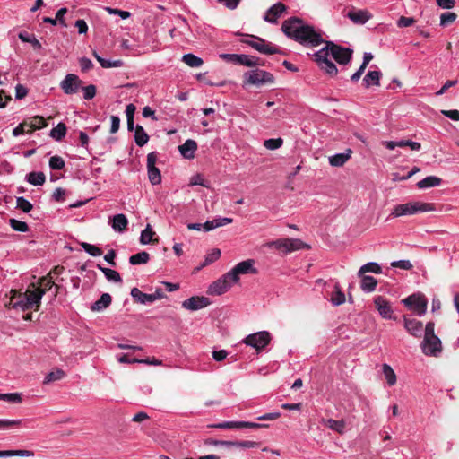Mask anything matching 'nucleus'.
<instances>
[{
    "label": "nucleus",
    "instance_id": "f257e3e1",
    "mask_svg": "<svg viewBox=\"0 0 459 459\" xmlns=\"http://www.w3.org/2000/svg\"><path fill=\"white\" fill-rule=\"evenodd\" d=\"M325 44L324 48L315 53V61L325 74L330 76H335L338 69L329 57H333L340 65H347L351 59L352 50L337 45L333 41H325Z\"/></svg>",
    "mask_w": 459,
    "mask_h": 459
},
{
    "label": "nucleus",
    "instance_id": "f03ea898",
    "mask_svg": "<svg viewBox=\"0 0 459 459\" xmlns=\"http://www.w3.org/2000/svg\"><path fill=\"white\" fill-rule=\"evenodd\" d=\"M281 30L287 37L307 47H317L325 42L320 30H316L313 26L297 17L284 21Z\"/></svg>",
    "mask_w": 459,
    "mask_h": 459
},
{
    "label": "nucleus",
    "instance_id": "7ed1b4c3",
    "mask_svg": "<svg viewBox=\"0 0 459 459\" xmlns=\"http://www.w3.org/2000/svg\"><path fill=\"white\" fill-rule=\"evenodd\" d=\"M434 207L432 204L420 203V202H411L402 204H397L391 212V217H400L406 215H413L418 212H424L433 211Z\"/></svg>",
    "mask_w": 459,
    "mask_h": 459
},
{
    "label": "nucleus",
    "instance_id": "20e7f679",
    "mask_svg": "<svg viewBox=\"0 0 459 459\" xmlns=\"http://www.w3.org/2000/svg\"><path fill=\"white\" fill-rule=\"evenodd\" d=\"M243 78L246 84L257 87L264 84H272L274 82V77L271 73L258 68L246 72Z\"/></svg>",
    "mask_w": 459,
    "mask_h": 459
},
{
    "label": "nucleus",
    "instance_id": "39448f33",
    "mask_svg": "<svg viewBox=\"0 0 459 459\" xmlns=\"http://www.w3.org/2000/svg\"><path fill=\"white\" fill-rule=\"evenodd\" d=\"M242 342L260 352L271 342V334L267 331H260L247 335Z\"/></svg>",
    "mask_w": 459,
    "mask_h": 459
},
{
    "label": "nucleus",
    "instance_id": "423d86ee",
    "mask_svg": "<svg viewBox=\"0 0 459 459\" xmlns=\"http://www.w3.org/2000/svg\"><path fill=\"white\" fill-rule=\"evenodd\" d=\"M247 37L249 38V39H245L243 40V42L247 44L254 49L257 50L261 54L272 55L281 52L277 47L273 46L270 42H267L262 38L254 35H248Z\"/></svg>",
    "mask_w": 459,
    "mask_h": 459
},
{
    "label": "nucleus",
    "instance_id": "0eeeda50",
    "mask_svg": "<svg viewBox=\"0 0 459 459\" xmlns=\"http://www.w3.org/2000/svg\"><path fill=\"white\" fill-rule=\"evenodd\" d=\"M255 260L247 259L237 264L229 273L235 283L239 281V275L241 274H256L257 269L255 267Z\"/></svg>",
    "mask_w": 459,
    "mask_h": 459
},
{
    "label": "nucleus",
    "instance_id": "6e6552de",
    "mask_svg": "<svg viewBox=\"0 0 459 459\" xmlns=\"http://www.w3.org/2000/svg\"><path fill=\"white\" fill-rule=\"evenodd\" d=\"M235 283L233 280L231 279L230 274L226 273L221 277H220L218 280L213 281L208 288V294L210 295H221L227 292L231 286Z\"/></svg>",
    "mask_w": 459,
    "mask_h": 459
},
{
    "label": "nucleus",
    "instance_id": "1a4fd4ad",
    "mask_svg": "<svg viewBox=\"0 0 459 459\" xmlns=\"http://www.w3.org/2000/svg\"><path fill=\"white\" fill-rule=\"evenodd\" d=\"M403 304L413 310L418 316H422L427 310V299L423 295L413 294L403 300Z\"/></svg>",
    "mask_w": 459,
    "mask_h": 459
},
{
    "label": "nucleus",
    "instance_id": "9d476101",
    "mask_svg": "<svg viewBox=\"0 0 459 459\" xmlns=\"http://www.w3.org/2000/svg\"><path fill=\"white\" fill-rule=\"evenodd\" d=\"M421 349L425 355L437 357L442 351L441 341L437 335L424 337Z\"/></svg>",
    "mask_w": 459,
    "mask_h": 459
},
{
    "label": "nucleus",
    "instance_id": "9b49d317",
    "mask_svg": "<svg viewBox=\"0 0 459 459\" xmlns=\"http://www.w3.org/2000/svg\"><path fill=\"white\" fill-rule=\"evenodd\" d=\"M306 245L300 239L296 238L278 239L271 244V247H273L279 250H282L285 253H290L302 249Z\"/></svg>",
    "mask_w": 459,
    "mask_h": 459
},
{
    "label": "nucleus",
    "instance_id": "f8f14e48",
    "mask_svg": "<svg viewBox=\"0 0 459 459\" xmlns=\"http://www.w3.org/2000/svg\"><path fill=\"white\" fill-rule=\"evenodd\" d=\"M44 295V290H39L35 284H32V289H28L25 293V300L23 309L35 307L38 310L40 305V300Z\"/></svg>",
    "mask_w": 459,
    "mask_h": 459
},
{
    "label": "nucleus",
    "instance_id": "ddd939ff",
    "mask_svg": "<svg viewBox=\"0 0 459 459\" xmlns=\"http://www.w3.org/2000/svg\"><path fill=\"white\" fill-rule=\"evenodd\" d=\"M82 82L77 75L74 74H68L61 81L60 88L65 94L72 95L79 91V89L82 87Z\"/></svg>",
    "mask_w": 459,
    "mask_h": 459
},
{
    "label": "nucleus",
    "instance_id": "4468645a",
    "mask_svg": "<svg viewBox=\"0 0 459 459\" xmlns=\"http://www.w3.org/2000/svg\"><path fill=\"white\" fill-rule=\"evenodd\" d=\"M210 301L205 297H191L182 302V307L190 311H196L206 307Z\"/></svg>",
    "mask_w": 459,
    "mask_h": 459
},
{
    "label": "nucleus",
    "instance_id": "2eb2a0df",
    "mask_svg": "<svg viewBox=\"0 0 459 459\" xmlns=\"http://www.w3.org/2000/svg\"><path fill=\"white\" fill-rule=\"evenodd\" d=\"M375 307L381 316L385 319H392L393 309L390 303L382 296H377L374 299Z\"/></svg>",
    "mask_w": 459,
    "mask_h": 459
},
{
    "label": "nucleus",
    "instance_id": "dca6fc26",
    "mask_svg": "<svg viewBox=\"0 0 459 459\" xmlns=\"http://www.w3.org/2000/svg\"><path fill=\"white\" fill-rule=\"evenodd\" d=\"M403 322H404V328L407 330V332L415 336V337H420L423 331V325L422 323L415 318H411L409 316H403Z\"/></svg>",
    "mask_w": 459,
    "mask_h": 459
},
{
    "label": "nucleus",
    "instance_id": "f3484780",
    "mask_svg": "<svg viewBox=\"0 0 459 459\" xmlns=\"http://www.w3.org/2000/svg\"><path fill=\"white\" fill-rule=\"evenodd\" d=\"M285 10L286 6L282 3H276L267 10L264 19L270 23H276Z\"/></svg>",
    "mask_w": 459,
    "mask_h": 459
},
{
    "label": "nucleus",
    "instance_id": "a211bd4d",
    "mask_svg": "<svg viewBox=\"0 0 459 459\" xmlns=\"http://www.w3.org/2000/svg\"><path fill=\"white\" fill-rule=\"evenodd\" d=\"M347 17L356 24H365L372 15L367 10L353 9L347 13Z\"/></svg>",
    "mask_w": 459,
    "mask_h": 459
},
{
    "label": "nucleus",
    "instance_id": "6ab92c4d",
    "mask_svg": "<svg viewBox=\"0 0 459 459\" xmlns=\"http://www.w3.org/2000/svg\"><path fill=\"white\" fill-rule=\"evenodd\" d=\"M180 154L186 159H193L197 150V143L192 139L186 140L182 145L178 146Z\"/></svg>",
    "mask_w": 459,
    "mask_h": 459
},
{
    "label": "nucleus",
    "instance_id": "aec40b11",
    "mask_svg": "<svg viewBox=\"0 0 459 459\" xmlns=\"http://www.w3.org/2000/svg\"><path fill=\"white\" fill-rule=\"evenodd\" d=\"M351 156V150L348 149L346 152L336 153L333 156H330L329 163L333 167H342L350 160Z\"/></svg>",
    "mask_w": 459,
    "mask_h": 459
},
{
    "label": "nucleus",
    "instance_id": "412c9836",
    "mask_svg": "<svg viewBox=\"0 0 459 459\" xmlns=\"http://www.w3.org/2000/svg\"><path fill=\"white\" fill-rule=\"evenodd\" d=\"M232 221H233V220L231 218H228V217L215 218L212 221H205L204 223V230L205 231H210V230L219 228L221 226H225L227 224H230Z\"/></svg>",
    "mask_w": 459,
    "mask_h": 459
},
{
    "label": "nucleus",
    "instance_id": "4be33fe9",
    "mask_svg": "<svg viewBox=\"0 0 459 459\" xmlns=\"http://www.w3.org/2000/svg\"><path fill=\"white\" fill-rule=\"evenodd\" d=\"M128 225V220L125 214L119 213L112 217L111 227L117 232H123Z\"/></svg>",
    "mask_w": 459,
    "mask_h": 459
},
{
    "label": "nucleus",
    "instance_id": "5701e85b",
    "mask_svg": "<svg viewBox=\"0 0 459 459\" xmlns=\"http://www.w3.org/2000/svg\"><path fill=\"white\" fill-rule=\"evenodd\" d=\"M131 296L135 302L140 304H152L153 303L151 294L142 292L138 288L134 287L131 290Z\"/></svg>",
    "mask_w": 459,
    "mask_h": 459
},
{
    "label": "nucleus",
    "instance_id": "b1692460",
    "mask_svg": "<svg viewBox=\"0 0 459 459\" xmlns=\"http://www.w3.org/2000/svg\"><path fill=\"white\" fill-rule=\"evenodd\" d=\"M238 65H245L247 67H255L258 65H263L264 64L261 63V60L259 57H256L254 56H249V55H245V54H240Z\"/></svg>",
    "mask_w": 459,
    "mask_h": 459
},
{
    "label": "nucleus",
    "instance_id": "393cba45",
    "mask_svg": "<svg viewBox=\"0 0 459 459\" xmlns=\"http://www.w3.org/2000/svg\"><path fill=\"white\" fill-rule=\"evenodd\" d=\"M441 178L437 176H428L417 183L420 189H426L429 187L438 186L441 185Z\"/></svg>",
    "mask_w": 459,
    "mask_h": 459
},
{
    "label": "nucleus",
    "instance_id": "a878e982",
    "mask_svg": "<svg viewBox=\"0 0 459 459\" xmlns=\"http://www.w3.org/2000/svg\"><path fill=\"white\" fill-rule=\"evenodd\" d=\"M111 300V296L108 293H104L101 295L100 299L91 305V309L92 311H101L110 305Z\"/></svg>",
    "mask_w": 459,
    "mask_h": 459
},
{
    "label": "nucleus",
    "instance_id": "bb28decb",
    "mask_svg": "<svg viewBox=\"0 0 459 459\" xmlns=\"http://www.w3.org/2000/svg\"><path fill=\"white\" fill-rule=\"evenodd\" d=\"M380 71H368V74L363 78V82L366 88L370 87L371 85H379V81L381 78Z\"/></svg>",
    "mask_w": 459,
    "mask_h": 459
},
{
    "label": "nucleus",
    "instance_id": "cd10ccee",
    "mask_svg": "<svg viewBox=\"0 0 459 459\" xmlns=\"http://www.w3.org/2000/svg\"><path fill=\"white\" fill-rule=\"evenodd\" d=\"M134 141L140 147L145 145L149 141V135L142 126L137 125L134 128Z\"/></svg>",
    "mask_w": 459,
    "mask_h": 459
},
{
    "label": "nucleus",
    "instance_id": "c85d7f7f",
    "mask_svg": "<svg viewBox=\"0 0 459 459\" xmlns=\"http://www.w3.org/2000/svg\"><path fill=\"white\" fill-rule=\"evenodd\" d=\"M28 183L33 186H42L46 181V176L43 172H30L26 175Z\"/></svg>",
    "mask_w": 459,
    "mask_h": 459
},
{
    "label": "nucleus",
    "instance_id": "c756f323",
    "mask_svg": "<svg viewBox=\"0 0 459 459\" xmlns=\"http://www.w3.org/2000/svg\"><path fill=\"white\" fill-rule=\"evenodd\" d=\"M25 123L28 124L27 127L30 133L37 129H41L47 126L45 119L42 117L39 116L33 117L29 120H26Z\"/></svg>",
    "mask_w": 459,
    "mask_h": 459
},
{
    "label": "nucleus",
    "instance_id": "7c9ffc66",
    "mask_svg": "<svg viewBox=\"0 0 459 459\" xmlns=\"http://www.w3.org/2000/svg\"><path fill=\"white\" fill-rule=\"evenodd\" d=\"M377 284V281L372 277L365 275L361 279V289L365 292H372L375 290Z\"/></svg>",
    "mask_w": 459,
    "mask_h": 459
},
{
    "label": "nucleus",
    "instance_id": "2f4dec72",
    "mask_svg": "<svg viewBox=\"0 0 459 459\" xmlns=\"http://www.w3.org/2000/svg\"><path fill=\"white\" fill-rule=\"evenodd\" d=\"M97 267L99 270H100L104 273V275L108 281H114V282H121L122 281L120 274L117 271L103 267L100 264H98Z\"/></svg>",
    "mask_w": 459,
    "mask_h": 459
},
{
    "label": "nucleus",
    "instance_id": "473e14b6",
    "mask_svg": "<svg viewBox=\"0 0 459 459\" xmlns=\"http://www.w3.org/2000/svg\"><path fill=\"white\" fill-rule=\"evenodd\" d=\"M182 61L190 67H200L204 61L194 54L188 53L182 56Z\"/></svg>",
    "mask_w": 459,
    "mask_h": 459
},
{
    "label": "nucleus",
    "instance_id": "72a5a7b5",
    "mask_svg": "<svg viewBox=\"0 0 459 459\" xmlns=\"http://www.w3.org/2000/svg\"><path fill=\"white\" fill-rule=\"evenodd\" d=\"M18 37L22 42L30 43L34 49L40 50L42 48L41 43L33 35L22 31L19 33Z\"/></svg>",
    "mask_w": 459,
    "mask_h": 459
},
{
    "label": "nucleus",
    "instance_id": "f704fd0d",
    "mask_svg": "<svg viewBox=\"0 0 459 459\" xmlns=\"http://www.w3.org/2000/svg\"><path fill=\"white\" fill-rule=\"evenodd\" d=\"M331 302L334 306H340L345 302V295L341 290V288L338 283H336L334 286V291L331 296Z\"/></svg>",
    "mask_w": 459,
    "mask_h": 459
},
{
    "label": "nucleus",
    "instance_id": "c9c22d12",
    "mask_svg": "<svg viewBox=\"0 0 459 459\" xmlns=\"http://www.w3.org/2000/svg\"><path fill=\"white\" fill-rule=\"evenodd\" d=\"M93 56L99 61V63L100 64V65L103 68L121 67L123 65V62L121 60H119V59L114 60V61H111V60H108V59H105V58H102L101 56H100L97 54V52H94Z\"/></svg>",
    "mask_w": 459,
    "mask_h": 459
},
{
    "label": "nucleus",
    "instance_id": "e433bc0d",
    "mask_svg": "<svg viewBox=\"0 0 459 459\" xmlns=\"http://www.w3.org/2000/svg\"><path fill=\"white\" fill-rule=\"evenodd\" d=\"M149 259H150V255L145 251H142L135 255H131L129 258V262L133 265L144 264L149 261Z\"/></svg>",
    "mask_w": 459,
    "mask_h": 459
},
{
    "label": "nucleus",
    "instance_id": "4c0bfd02",
    "mask_svg": "<svg viewBox=\"0 0 459 459\" xmlns=\"http://www.w3.org/2000/svg\"><path fill=\"white\" fill-rule=\"evenodd\" d=\"M370 272L374 273H381V266L375 262H369L365 264L360 267L359 270L358 275L362 276L364 273Z\"/></svg>",
    "mask_w": 459,
    "mask_h": 459
},
{
    "label": "nucleus",
    "instance_id": "58836bf2",
    "mask_svg": "<svg viewBox=\"0 0 459 459\" xmlns=\"http://www.w3.org/2000/svg\"><path fill=\"white\" fill-rule=\"evenodd\" d=\"M383 374L387 384L392 386L396 383V375L394 369L388 364H383Z\"/></svg>",
    "mask_w": 459,
    "mask_h": 459
},
{
    "label": "nucleus",
    "instance_id": "ea45409f",
    "mask_svg": "<svg viewBox=\"0 0 459 459\" xmlns=\"http://www.w3.org/2000/svg\"><path fill=\"white\" fill-rule=\"evenodd\" d=\"M66 134V126L64 123L57 124L56 126H55L51 132L50 136L54 138L56 141L62 140Z\"/></svg>",
    "mask_w": 459,
    "mask_h": 459
},
{
    "label": "nucleus",
    "instance_id": "a19ab883",
    "mask_svg": "<svg viewBox=\"0 0 459 459\" xmlns=\"http://www.w3.org/2000/svg\"><path fill=\"white\" fill-rule=\"evenodd\" d=\"M148 178L152 185H159L161 182L160 171L157 167L147 169Z\"/></svg>",
    "mask_w": 459,
    "mask_h": 459
},
{
    "label": "nucleus",
    "instance_id": "79ce46f5",
    "mask_svg": "<svg viewBox=\"0 0 459 459\" xmlns=\"http://www.w3.org/2000/svg\"><path fill=\"white\" fill-rule=\"evenodd\" d=\"M324 423L329 429H331L338 433H342L344 430L345 424L342 420H335L333 419H328L326 420H324Z\"/></svg>",
    "mask_w": 459,
    "mask_h": 459
},
{
    "label": "nucleus",
    "instance_id": "37998d69",
    "mask_svg": "<svg viewBox=\"0 0 459 459\" xmlns=\"http://www.w3.org/2000/svg\"><path fill=\"white\" fill-rule=\"evenodd\" d=\"M154 235L153 230L150 224H147L146 228L141 232L140 242L143 245L150 244L152 241Z\"/></svg>",
    "mask_w": 459,
    "mask_h": 459
},
{
    "label": "nucleus",
    "instance_id": "c03bdc74",
    "mask_svg": "<svg viewBox=\"0 0 459 459\" xmlns=\"http://www.w3.org/2000/svg\"><path fill=\"white\" fill-rule=\"evenodd\" d=\"M121 48L124 50L128 51L129 54L133 56H139L142 54L140 48L138 45H133L130 43L128 39H123L121 42Z\"/></svg>",
    "mask_w": 459,
    "mask_h": 459
},
{
    "label": "nucleus",
    "instance_id": "a18cd8bd",
    "mask_svg": "<svg viewBox=\"0 0 459 459\" xmlns=\"http://www.w3.org/2000/svg\"><path fill=\"white\" fill-rule=\"evenodd\" d=\"M81 247L91 256H100L103 253L100 247L90 243L82 242Z\"/></svg>",
    "mask_w": 459,
    "mask_h": 459
},
{
    "label": "nucleus",
    "instance_id": "49530a36",
    "mask_svg": "<svg viewBox=\"0 0 459 459\" xmlns=\"http://www.w3.org/2000/svg\"><path fill=\"white\" fill-rule=\"evenodd\" d=\"M0 401H4L10 403H19L22 402V396L19 393H9V394H1L0 393Z\"/></svg>",
    "mask_w": 459,
    "mask_h": 459
},
{
    "label": "nucleus",
    "instance_id": "de8ad7c7",
    "mask_svg": "<svg viewBox=\"0 0 459 459\" xmlns=\"http://www.w3.org/2000/svg\"><path fill=\"white\" fill-rule=\"evenodd\" d=\"M283 144V140L282 138L279 137V138H271V139H267V140H264V146L267 149V150H277L279 148H281Z\"/></svg>",
    "mask_w": 459,
    "mask_h": 459
},
{
    "label": "nucleus",
    "instance_id": "09e8293b",
    "mask_svg": "<svg viewBox=\"0 0 459 459\" xmlns=\"http://www.w3.org/2000/svg\"><path fill=\"white\" fill-rule=\"evenodd\" d=\"M9 224L12 227V229L14 230L15 231L27 232L29 230V227L26 222L16 219H10Z\"/></svg>",
    "mask_w": 459,
    "mask_h": 459
},
{
    "label": "nucleus",
    "instance_id": "8fccbe9b",
    "mask_svg": "<svg viewBox=\"0 0 459 459\" xmlns=\"http://www.w3.org/2000/svg\"><path fill=\"white\" fill-rule=\"evenodd\" d=\"M49 167L53 170H60L65 167V160L60 156H53L49 160Z\"/></svg>",
    "mask_w": 459,
    "mask_h": 459
},
{
    "label": "nucleus",
    "instance_id": "3c124183",
    "mask_svg": "<svg viewBox=\"0 0 459 459\" xmlns=\"http://www.w3.org/2000/svg\"><path fill=\"white\" fill-rule=\"evenodd\" d=\"M457 18L455 13H444L440 16V26L446 27L453 23Z\"/></svg>",
    "mask_w": 459,
    "mask_h": 459
},
{
    "label": "nucleus",
    "instance_id": "603ef678",
    "mask_svg": "<svg viewBox=\"0 0 459 459\" xmlns=\"http://www.w3.org/2000/svg\"><path fill=\"white\" fill-rule=\"evenodd\" d=\"M220 256H221V250L218 248L212 249L209 254H207L205 255V259L202 264V267L206 266V265L215 262L216 260H218L220 258Z\"/></svg>",
    "mask_w": 459,
    "mask_h": 459
},
{
    "label": "nucleus",
    "instance_id": "864d4df0",
    "mask_svg": "<svg viewBox=\"0 0 459 459\" xmlns=\"http://www.w3.org/2000/svg\"><path fill=\"white\" fill-rule=\"evenodd\" d=\"M17 208L24 212H29L32 210V204L30 201L22 196L17 197L16 199Z\"/></svg>",
    "mask_w": 459,
    "mask_h": 459
},
{
    "label": "nucleus",
    "instance_id": "5fc2aeb1",
    "mask_svg": "<svg viewBox=\"0 0 459 459\" xmlns=\"http://www.w3.org/2000/svg\"><path fill=\"white\" fill-rule=\"evenodd\" d=\"M65 376L64 371L57 369L56 371L49 372L44 379L45 384H48L53 381L60 380Z\"/></svg>",
    "mask_w": 459,
    "mask_h": 459
},
{
    "label": "nucleus",
    "instance_id": "6e6d98bb",
    "mask_svg": "<svg viewBox=\"0 0 459 459\" xmlns=\"http://www.w3.org/2000/svg\"><path fill=\"white\" fill-rule=\"evenodd\" d=\"M212 427L217 429H239L242 428V421H223L221 423L212 425Z\"/></svg>",
    "mask_w": 459,
    "mask_h": 459
},
{
    "label": "nucleus",
    "instance_id": "4d7b16f0",
    "mask_svg": "<svg viewBox=\"0 0 459 459\" xmlns=\"http://www.w3.org/2000/svg\"><path fill=\"white\" fill-rule=\"evenodd\" d=\"M21 422V420L0 419V429H8L13 426H19Z\"/></svg>",
    "mask_w": 459,
    "mask_h": 459
},
{
    "label": "nucleus",
    "instance_id": "13d9d810",
    "mask_svg": "<svg viewBox=\"0 0 459 459\" xmlns=\"http://www.w3.org/2000/svg\"><path fill=\"white\" fill-rule=\"evenodd\" d=\"M391 266L394 268H400L403 270H411L413 265L409 260H398L391 263Z\"/></svg>",
    "mask_w": 459,
    "mask_h": 459
},
{
    "label": "nucleus",
    "instance_id": "bf43d9fd",
    "mask_svg": "<svg viewBox=\"0 0 459 459\" xmlns=\"http://www.w3.org/2000/svg\"><path fill=\"white\" fill-rule=\"evenodd\" d=\"M39 286H36L39 290H44V293L50 290L54 286V282L50 278L44 277L40 279L39 282Z\"/></svg>",
    "mask_w": 459,
    "mask_h": 459
},
{
    "label": "nucleus",
    "instance_id": "052dcab7",
    "mask_svg": "<svg viewBox=\"0 0 459 459\" xmlns=\"http://www.w3.org/2000/svg\"><path fill=\"white\" fill-rule=\"evenodd\" d=\"M105 11H107L109 14H117V15H119L122 19H127L130 17V13L127 12V11H123V10H120V9H117V8H112V7H105L104 8Z\"/></svg>",
    "mask_w": 459,
    "mask_h": 459
},
{
    "label": "nucleus",
    "instance_id": "680f3d73",
    "mask_svg": "<svg viewBox=\"0 0 459 459\" xmlns=\"http://www.w3.org/2000/svg\"><path fill=\"white\" fill-rule=\"evenodd\" d=\"M415 23V19L412 17L401 16L397 21L399 28L410 27Z\"/></svg>",
    "mask_w": 459,
    "mask_h": 459
},
{
    "label": "nucleus",
    "instance_id": "e2e57ef3",
    "mask_svg": "<svg viewBox=\"0 0 459 459\" xmlns=\"http://www.w3.org/2000/svg\"><path fill=\"white\" fill-rule=\"evenodd\" d=\"M82 91H83V98L85 100H91L96 95V87L92 84L83 87Z\"/></svg>",
    "mask_w": 459,
    "mask_h": 459
},
{
    "label": "nucleus",
    "instance_id": "0e129e2a",
    "mask_svg": "<svg viewBox=\"0 0 459 459\" xmlns=\"http://www.w3.org/2000/svg\"><path fill=\"white\" fill-rule=\"evenodd\" d=\"M239 56L240 54H221L220 57L228 63L238 65Z\"/></svg>",
    "mask_w": 459,
    "mask_h": 459
},
{
    "label": "nucleus",
    "instance_id": "69168bd1",
    "mask_svg": "<svg viewBox=\"0 0 459 459\" xmlns=\"http://www.w3.org/2000/svg\"><path fill=\"white\" fill-rule=\"evenodd\" d=\"M79 64L82 72H88L93 67V63L87 57H81L79 59Z\"/></svg>",
    "mask_w": 459,
    "mask_h": 459
},
{
    "label": "nucleus",
    "instance_id": "338daca9",
    "mask_svg": "<svg viewBox=\"0 0 459 459\" xmlns=\"http://www.w3.org/2000/svg\"><path fill=\"white\" fill-rule=\"evenodd\" d=\"M27 126H28V124H26L25 121L21 123L18 126L13 128V136H19V135L23 134L25 133H30Z\"/></svg>",
    "mask_w": 459,
    "mask_h": 459
},
{
    "label": "nucleus",
    "instance_id": "774afa93",
    "mask_svg": "<svg viewBox=\"0 0 459 459\" xmlns=\"http://www.w3.org/2000/svg\"><path fill=\"white\" fill-rule=\"evenodd\" d=\"M442 114L454 121H459V110L457 109L442 110Z\"/></svg>",
    "mask_w": 459,
    "mask_h": 459
}]
</instances>
